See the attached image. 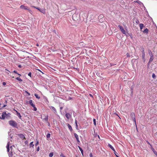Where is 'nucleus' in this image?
<instances>
[{
  "instance_id": "obj_40",
  "label": "nucleus",
  "mask_w": 157,
  "mask_h": 157,
  "mask_svg": "<svg viewBox=\"0 0 157 157\" xmlns=\"http://www.w3.org/2000/svg\"><path fill=\"white\" fill-rule=\"evenodd\" d=\"M6 83L5 82H3V85L4 86L6 85Z\"/></svg>"
},
{
  "instance_id": "obj_24",
  "label": "nucleus",
  "mask_w": 157,
  "mask_h": 157,
  "mask_svg": "<svg viewBox=\"0 0 157 157\" xmlns=\"http://www.w3.org/2000/svg\"><path fill=\"white\" fill-rule=\"evenodd\" d=\"M33 142H32L30 143V147H33L34 146V145L33 144Z\"/></svg>"
},
{
  "instance_id": "obj_46",
  "label": "nucleus",
  "mask_w": 157,
  "mask_h": 157,
  "mask_svg": "<svg viewBox=\"0 0 157 157\" xmlns=\"http://www.w3.org/2000/svg\"><path fill=\"white\" fill-rule=\"evenodd\" d=\"M147 143L148 144H149L151 146V145L149 143L148 141H147Z\"/></svg>"
},
{
  "instance_id": "obj_43",
  "label": "nucleus",
  "mask_w": 157,
  "mask_h": 157,
  "mask_svg": "<svg viewBox=\"0 0 157 157\" xmlns=\"http://www.w3.org/2000/svg\"><path fill=\"white\" fill-rule=\"evenodd\" d=\"M10 115H7V116H6V117L7 118V117H10Z\"/></svg>"
},
{
  "instance_id": "obj_39",
  "label": "nucleus",
  "mask_w": 157,
  "mask_h": 157,
  "mask_svg": "<svg viewBox=\"0 0 157 157\" xmlns=\"http://www.w3.org/2000/svg\"><path fill=\"white\" fill-rule=\"evenodd\" d=\"M13 73H16V74H17V71H14L13 72Z\"/></svg>"
},
{
  "instance_id": "obj_41",
  "label": "nucleus",
  "mask_w": 157,
  "mask_h": 157,
  "mask_svg": "<svg viewBox=\"0 0 157 157\" xmlns=\"http://www.w3.org/2000/svg\"><path fill=\"white\" fill-rule=\"evenodd\" d=\"M18 67L19 68H21V65H19L18 66Z\"/></svg>"
},
{
  "instance_id": "obj_25",
  "label": "nucleus",
  "mask_w": 157,
  "mask_h": 157,
  "mask_svg": "<svg viewBox=\"0 0 157 157\" xmlns=\"http://www.w3.org/2000/svg\"><path fill=\"white\" fill-rule=\"evenodd\" d=\"M53 155V152H51L49 155V156L50 157H52Z\"/></svg>"
},
{
  "instance_id": "obj_9",
  "label": "nucleus",
  "mask_w": 157,
  "mask_h": 157,
  "mask_svg": "<svg viewBox=\"0 0 157 157\" xmlns=\"http://www.w3.org/2000/svg\"><path fill=\"white\" fill-rule=\"evenodd\" d=\"M48 116H46L44 115V118H43V121H46L48 123V125H50V124L48 122Z\"/></svg>"
},
{
  "instance_id": "obj_53",
  "label": "nucleus",
  "mask_w": 157,
  "mask_h": 157,
  "mask_svg": "<svg viewBox=\"0 0 157 157\" xmlns=\"http://www.w3.org/2000/svg\"><path fill=\"white\" fill-rule=\"evenodd\" d=\"M15 112H16L17 113H17H18V112L17 110H16V111H15Z\"/></svg>"
},
{
  "instance_id": "obj_36",
  "label": "nucleus",
  "mask_w": 157,
  "mask_h": 157,
  "mask_svg": "<svg viewBox=\"0 0 157 157\" xmlns=\"http://www.w3.org/2000/svg\"><path fill=\"white\" fill-rule=\"evenodd\" d=\"M38 144H39V141H37L36 144H35V145L36 146L37 145H38Z\"/></svg>"
},
{
  "instance_id": "obj_16",
  "label": "nucleus",
  "mask_w": 157,
  "mask_h": 157,
  "mask_svg": "<svg viewBox=\"0 0 157 157\" xmlns=\"http://www.w3.org/2000/svg\"><path fill=\"white\" fill-rule=\"evenodd\" d=\"M75 124L76 127V129L77 130H78V124H77V120H76V119H75Z\"/></svg>"
},
{
  "instance_id": "obj_37",
  "label": "nucleus",
  "mask_w": 157,
  "mask_h": 157,
  "mask_svg": "<svg viewBox=\"0 0 157 157\" xmlns=\"http://www.w3.org/2000/svg\"><path fill=\"white\" fill-rule=\"evenodd\" d=\"M90 157H93L92 154L91 153H90Z\"/></svg>"
},
{
  "instance_id": "obj_3",
  "label": "nucleus",
  "mask_w": 157,
  "mask_h": 157,
  "mask_svg": "<svg viewBox=\"0 0 157 157\" xmlns=\"http://www.w3.org/2000/svg\"><path fill=\"white\" fill-rule=\"evenodd\" d=\"M131 117L132 118V120L135 123V124H136V118H135V116L134 113H132L130 114Z\"/></svg>"
},
{
  "instance_id": "obj_17",
  "label": "nucleus",
  "mask_w": 157,
  "mask_h": 157,
  "mask_svg": "<svg viewBox=\"0 0 157 157\" xmlns=\"http://www.w3.org/2000/svg\"><path fill=\"white\" fill-rule=\"evenodd\" d=\"M143 32L144 33H148V30L147 28L145 29Z\"/></svg>"
},
{
  "instance_id": "obj_35",
  "label": "nucleus",
  "mask_w": 157,
  "mask_h": 157,
  "mask_svg": "<svg viewBox=\"0 0 157 157\" xmlns=\"http://www.w3.org/2000/svg\"><path fill=\"white\" fill-rule=\"evenodd\" d=\"M154 154H155V155H156V156L157 157V152L156 151H154Z\"/></svg>"
},
{
  "instance_id": "obj_59",
  "label": "nucleus",
  "mask_w": 157,
  "mask_h": 157,
  "mask_svg": "<svg viewBox=\"0 0 157 157\" xmlns=\"http://www.w3.org/2000/svg\"><path fill=\"white\" fill-rule=\"evenodd\" d=\"M14 110L15 111H16V110H15V109H14Z\"/></svg>"
},
{
  "instance_id": "obj_49",
  "label": "nucleus",
  "mask_w": 157,
  "mask_h": 157,
  "mask_svg": "<svg viewBox=\"0 0 157 157\" xmlns=\"http://www.w3.org/2000/svg\"><path fill=\"white\" fill-rule=\"evenodd\" d=\"M17 75H19V76H21V74H20L18 73H17Z\"/></svg>"
},
{
  "instance_id": "obj_12",
  "label": "nucleus",
  "mask_w": 157,
  "mask_h": 157,
  "mask_svg": "<svg viewBox=\"0 0 157 157\" xmlns=\"http://www.w3.org/2000/svg\"><path fill=\"white\" fill-rule=\"evenodd\" d=\"M108 146L112 150L114 151V152H116L114 149L111 145H110V144H108Z\"/></svg>"
},
{
  "instance_id": "obj_20",
  "label": "nucleus",
  "mask_w": 157,
  "mask_h": 157,
  "mask_svg": "<svg viewBox=\"0 0 157 157\" xmlns=\"http://www.w3.org/2000/svg\"><path fill=\"white\" fill-rule=\"evenodd\" d=\"M10 145L9 144V143H8L7 144V146H6V148L7 149V151L8 152H9L10 151V148H9Z\"/></svg>"
},
{
  "instance_id": "obj_4",
  "label": "nucleus",
  "mask_w": 157,
  "mask_h": 157,
  "mask_svg": "<svg viewBox=\"0 0 157 157\" xmlns=\"http://www.w3.org/2000/svg\"><path fill=\"white\" fill-rule=\"evenodd\" d=\"M29 104L34 108V110L36 111L37 110L36 108L35 107V105L33 103V101L31 100L29 101Z\"/></svg>"
},
{
  "instance_id": "obj_58",
  "label": "nucleus",
  "mask_w": 157,
  "mask_h": 157,
  "mask_svg": "<svg viewBox=\"0 0 157 157\" xmlns=\"http://www.w3.org/2000/svg\"><path fill=\"white\" fill-rule=\"evenodd\" d=\"M10 148L11 149L12 148V147L11 146V147H10Z\"/></svg>"
},
{
  "instance_id": "obj_1",
  "label": "nucleus",
  "mask_w": 157,
  "mask_h": 157,
  "mask_svg": "<svg viewBox=\"0 0 157 157\" xmlns=\"http://www.w3.org/2000/svg\"><path fill=\"white\" fill-rule=\"evenodd\" d=\"M9 124L11 126L16 127L17 126V123L14 121L11 120L9 121Z\"/></svg>"
},
{
  "instance_id": "obj_18",
  "label": "nucleus",
  "mask_w": 157,
  "mask_h": 157,
  "mask_svg": "<svg viewBox=\"0 0 157 157\" xmlns=\"http://www.w3.org/2000/svg\"><path fill=\"white\" fill-rule=\"evenodd\" d=\"M144 26L143 24L142 23H141V24H140V29L141 30H142V29Z\"/></svg>"
},
{
  "instance_id": "obj_32",
  "label": "nucleus",
  "mask_w": 157,
  "mask_h": 157,
  "mask_svg": "<svg viewBox=\"0 0 157 157\" xmlns=\"http://www.w3.org/2000/svg\"><path fill=\"white\" fill-rule=\"evenodd\" d=\"M126 56L127 57H130V55L129 53H127L126 54Z\"/></svg>"
},
{
  "instance_id": "obj_30",
  "label": "nucleus",
  "mask_w": 157,
  "mask_h": 157,
  "mask_svg": "<svg viewBox=\"0 0 157 157\" xmlns=\"http://www.w3.org/2000/svg\"><path fill=\"white\" fill-rule=\"evenodd\" d=\"M152 77L154 79H155L156 76L155 74L153 73L152 75Z\"/></svg>"
},
{
  "instance_id": "obj_47",
  "label": "nucleus",
  "mask_w": 157,
  "mask_h": 157,
  "mask_svg": "<svg viewBox=\"0 0 157 157\" xmlns=\"http://www.w3.org/2000/svg\"><path fill=\"white\" fill-rule=\"evenodd\" d=\"M152 150L153 151V152H154V151H155V150L153 148H152Z\"/></svg>"
},
{
  "instance_id": "obj_51",
  "label": "nucleus",
  "mask_w": 157,
  "mask_h": 157,
  "mask_svg": "<svg viewBox=\"0 0 157 157\" xmlns=\"http://www.w3.org/2000/svg\"><path fill=\"white\" fill-rule=\"evenodd\" d=\"M36 46H39V44H36Z\"/></svg>"
},
{
  "instance_id": "obj_23",
  "label": "nucleus",
  "mask_w": 157,
  "mask_h": 157,
  "mask_svg": "<svg viewBox=\"0 0 157 157\" xmlns=\"http://www.w3.org/2000/svg\"><path fill=\"white\" fill-rule=\"evenodd\" d=\"M20 137H21V138L24 139H25V136H24L22 134H21L20 135Z\"/></svg>"
},
{
  "instance_id": "obj_29",
  "label": "nucleus",
  "mask_w": 157,
  "mask_h": 157,
  "mask_svg": "<svg viewBox=\"0 0 157 157\" xmlns=\"http://www.w3.org/2000/svg\"><path fill=\"white\" fill-rule=\"evenodd\" d=\"M47 138H49L50 137V133H48L46 136Z\"/></svg>"
},
{
  "instance_id": "obj_14",
  "label": "nucleus",
  "mask_w": 157,
  "mask_h": 157,
  "mask_svg": "<svg viewBox=\"0 0 157 157\" xmlns=\"http://www.w3.org/2000/svg\"><path fill=\"white\" fill-rule=\"evenodd\" d=\"M67 126L69 129L70 130L71 132L73 130V129L71 125L69 124H68Z\"/></svg>"
},
{
  "instance_id": "obj_28",
  "label": "nucleus",
  "mask_w": 157,
  "mask_h": 157,
  "mask_svg": "<svg viewBox=\"0 0 157 157\" xmlns=\"http://www.w3.org/2000/svg\"><path fill=\"white\" fill-rule=\"evenodd\" d=\"M9 155L10 157H12L13 156V154L12 152H10L9 154Z\"/></svg>"
},
{
  "instance_id": "obj_34",
  "label": "nucleus",
  "mask_w": 157,
  "mask_h": 157,
  "mask_svg": "<svg viewBox=\"0 0 157 157\" xmlns=\"http://www.w3.org/2000/svg\"><path fill=\"white\" fill-rule=\"evenodd\" d=\"M25 93H26L27 94H28V95L29 96H30V94L27 91H25Z\"/></svg>"
},
{
  "instance_id": "obj_44",
  "label": "nucleus",
  "mask_w": 157,
  "mask_h": 157,
  "mask_svg": "<svg viewBox=\"0 0 157 157\" xmlns=\"http://www.w3.org/2000/svg\"><path fill=\"white\" fill-rule=\"evenodd\" d=\"M60 156H63V157H65V156H63V155L62 154H61V155H60Z\"/></svg>"
},
{
  "instance_id": "obj_38",
  "label": "nucleus",
  "mask_w": 157,
  "mask_h": 157,
  "mask_svg": "<svg viewBox=\"0 0 157 157\" xmlns=\"http://www.w3.org/2000/svg\"><path fill=\"white\" fill-rule=\"evenodd\" d=\"M28 75L31 77V72H29L28 74Z\"/></svg>"
},
{
  "instance_id": "obj_8",
  "label": "nucleus",
  "mask_w": 157,
  "mask_h": 157,
  "mask_svg": "<svg viewBox=\"0 0 157 157\" xmlns=\"http://www.w3.org/2000/svg\"><path fill=\"white\" fill-rule=\"evenodd\" d=\"M75 136V138H76L77 141L78 143H79L80 142V141L79 140V137L78 135L76 133H75L74 134Z\"/></svg>"
},
{
  "instance_id": "obj_57",
  "label": "nucleus",
  "mask_w": 157,
  "mask_h": 157,
  "mask_svg": "<svg viewBox=\"0 0 157 157\" xmlns=\"http://www.w3.org/2000/svg\"><path fill=\"white\" fill-rule=\"evenodd\" d=\"M131 38L132 39V36H131Z\"/></svg>"
},
{
  "instance_id": "obj_5",
  "label": "nucleus",
  "mask_w": 157,
  "mask_h": 157,
  "mask_svg": "<svg viewBox=\"0 0 157 157\" xmlns=\"http://www.w3.org/2000/svg\"><path fill=\"white\" fill-rule=\"evenodd\" d=\"M118 27L120 29V30L123 34H126L125 31L122 26L119 25L118 26Z\"/></svg>"
},
{
  "instance_id": "obj_10",
  "label": "nucleus",
  "mask_w": 157,
  "mask_h": 157,
  "mask_svg": "<svg viewBox=\"0 0 157 157\" xmlns=\"http://www.w3.org/2000/svg\"><path fill=\"white\" fill-rule=\"evenodd\" d=\"M50 109H51L53 111V112L55 113H57V111L55 107L53 106H51L50 107Z\"/></svg>"
},
{
  "instance_id": "obj_54",
  "label": "nucleus",
  "mask_w": 157,
  "mask_h": 157,
  "mask_svg": "<svg viewBox=\"0 0 157 157\" xmlns=\"http://www.w3.org/2000/svg\"><path fill=\"white\" fill-rule=\"evenodd\" d=\"M15 112H16L17 113H17H18V112L17 110H16V111H15Z\"/></svg>"
},
{
  "instance_id": "obj_19",
  "label": "nucleus",
  "mask_w": 157,
  "mask_h": 157,
  "mask_svg": "<svg viewBox=\"0 0 157 157\" xmlns=\"http://www.w3.org/2000/svg\"><path fill=\"white\" fill-rule=\"evenodd\" d=\"M145 52H143V53H142V59L143 60H144L145 59Z\"/></svg>"
},
{
  "instance_id": "obj_15",
  "label": "nucleus",
  "mask_w": 157,
  "mask_h": 157,
  "mask_svg": "<svg viewBox=\"0 0 157 157\" xmlns=\"http://www.w3.org/2000/svg\"><path fill=\"white\" fill-rule=\"evenodd\" d=\"M78 147L79 150L80 151L82 155L83 156V151L82 149L79 146H78Z\"/></svg>"
},
{
  "instance_id": "obj_2",
  "label": "nucleus",
  "mask_w": 157,
  "mask_h": 157,
  "mask_svg": "<svg viewBox=\"0 0 157 157\" xmlns=\"http://www.w3.org/2000/svg\"><path fill=\"white\" fill-rule=\"evenodd\" d=\"M10 114V113H9L6 114V112H4L2 113V117H0V119H5V117H6V116H7V115Z\"/></svg>"
},
{
  "instance_id": "obj_21",
  "label": "nucleus",
  "mask_w": 157,
  "mask_h": 157,
  "mask_svg": "<svg viewBox=\"0 0 157 157\" xmlns=\"http://www.w3.org/2000/svg\"><path fill=\"white\" fill-rule=\"evenodd\" d=\"M16 79L21 82L22 81V79L19 77L16 78Z\"/></svg>"
},
{
  "instance_id": "obj_52",
  "label": "nucleus",
  "mask_w": 157,
  "mask_h": 157,
  "mask_svg": "<svg viewBox=\"0 0 157 157\" xmlns=\"http://www.w3.org/2000/svg\"><path fill=\"white\" fill-rule=\"evenodd\" d=\"M38 71H40V72H41V73H42L43 74V73L41 71H40V70H38Z\"/></svg>"
},
{
  "instance_id": "obj_13",
  "label": "nucleus",
  "mask_w": 157,
  "mask_h": 157,
  "mask_svg": "<svg viewBox=\"0 0 157 157\" xmlns=\"http://www.w3.org/2000/svg\"><path fill=\"white\" fill-rule=\"evenodd\" d=\"M153 59H154V56H153L152 55L151 56V57L150 58L149 63L152 62V61L153 60Z\"/></svg>"
},
{
  "instance_id": "obj_6",
  "label": "nucleus",
  "mask_w": 157,
  "mask_h": 157,
  "mask_svg": "<svg viewBox=\"0 0 157 157\" xmlns=\"http://www.w3.org/2000/svg\"><path fill=\"white\" fill-rule=\"evenodd\" d=\"M34 8L37 9L38 10H39L40 12L44 14H45V10L44 9H40L38 8V7H36L35 6H33Z\"/></svg>"
},
{
  "instance_id": "obj_60",
  "label": "nucleus",
  "mask_w": 157,
  "mask_h": 157,
  "mask_svg": "<svg viewBox=\"0 0 157 157\" xmlns=\"http://www.w3.org/2000/svg\"><path fill=\"white\" fill-rule=\"evenodd\" d=\"M98 137L99 138V136L98 135Z\"/></svg>"
},
{
  "instance_id": "obj_48",
  "label": "nucleus",
  "mask_w": 157,
  "mask_h": 157,
  "mask_svg": "<svg viewBox=\"0 0 157 157\" xmlns=\"http://www.w3.org/2000/svg\"><path fill=\"white\" fill-rule=\"evenodd\" d=\"M116 153V152H114V153H115V155H116V156L117 157H118L117 156V155L116 154V153Z\"/></svg>"
},
{
  "instance_id": "obj_56",
  "label": "nucleus",
  "mask_w": 157,
  "mask_h": 157,
  "mask_svg": "<svg viewBox=\"0 0 157 157\" xmlns=\"http://www.w3.org/2000/svg\"><path fill=\"white\" fill-rule=\"evenodd\" d=\"M6 106V105H4L3 106V107H5V106Z\"/></svg>"
},
{
  "instance_id": "obj_11",
  "label": "nucleus",
  "mask_w": 157,
  "mask_h": 157,
  "mask_svg": "<svg viewBox=\"0 0 157 157\" xmlns=\"http://www.w3.org/2000/svg\"><path fill=\"white\" fill-rule=\"evenodd\" d=\"M65 116L68 119H69L71 117V115L68 113L66 114Z\"/></svg>"
},
{
  "instance_id": "obj_45",
  "label": "nucleus",
  "mask_w": 157,
  "mask_h": 157,
  "mask_svg": "<svg viewBox=\"0 0 157 157\" xmlns=\"http://www.w3.org/2000/svg\"><path fill=\"white\" fill-rule=\"evenodd\" d=\"M75 15V14H74L72 16V18H73V19H74V16Z\"/></svg>"
},
{
  "instance_id": "obj_22",
  "label": "nucleus",
  "mask_w": 157,
  "mask_h": 157,
  "mask_svg": "<svg viewBox=\"0 0 157 157\" xmlns=\"http://www.w3.org/2000/svg\"><path fill=\"white\" fill-rule=\"evenodd\" d=\"M34 95L35 96V97H36V98L38 99H39L40 98V96H39L38 94H34Z\"/></svg>"
},
{
  "instance_id": "obj_50",
  "label": "nucleus",
  "mask_w": 157,
  "mask_h": 157,
  "mask_svg": "<svg viewBox=\"0 0 157 157\" xmlns=\"http://www.w3.org/2000/svg\"><path fill=\"white\" fill-rule=\"evenodd\" d=\"M90 96H91V97H93V96H92V94H90Z\"/></svg>"
},
{
  "instance_id": "obj_55",
  "label": "nucleus",
  "mask_w": 157,
  "mask_h": 157,
  "mask_svg": "<svg viewBox=\"0 0 157 157\" xmlns=\"http://www.w3.org/2000/svg\"><path fill=\"white\" fill-rule=\"evenodd\" d=\"M62 108H62V107H61L60 108V109H62Z\"/></svg>"
},
{
  "instance_id": "obj_7",
  "label": "nucleus",
  "mask_w": 157,
  "mask_h": 157,
  "mask_svg": "<svg viewBox=\"0 0 157 157\" xmlns=\"http://www.w3.org/2000/svg\"><path fill=\"white\" fill-rule=\"evenodd\" d=\"M20 8L21 9H24L25 10H29V8L27 6H25L23 5H22L20 6Z\"/></svg>"
},
{
  "instance_id": "obj_33",
  "label": "nucleus",
  "mask_w": 157,
  "mask_h": 157,
  "mask_svg": "<svg viewBox=\"0 0 157 157\" xmlns=\"http://www.w3.org/2000/svg\"><path fill=\"white\" fill-rule=\"evenodd\" d=\"M136 23L137 24H139V21L138 19H136L135 21Z\"/></svg>"
},
{
  "instance_id": "obj_42",
  "label": "nucleus",
  "mask_w": 157,
  "mask_h": 157,
  "mask_svg": "<svg viewBox=\"0 0 157 157\" xmlns=\"http://www.w3.org/2000/svg\"><path fill=\"white\" fill-rule=\"evenodd\" d=\"M39 149H40L39 147H38L37 148V151H39Z\"/></svg>"
},
{
  "instance_id": "obj_31",
  "label": "nucleus",
  "mask_w": 157,
  "mask_h": 157,
  "mask_svg": "<svg viewBox=\"0 0 157 157\" xmlns=\"http://www.w3.org/2000/svg\"><path fill=\"white\" fill-rule=\"evenodd\" d=\"M93 122L94 124V125L96 126V119H93Z\"/></svg>"
},
{
  "instance_id": "obj_26",
  "label": "nucleus",
  "mask_w": 157,
  "mask_h": 157,
  "mask_svg": "<svg viewBox=\"0 0 157 157\" xmlns=\"http://www.w3.org/2000/svg\"><path fill=\"white\" fill-rule=\"evenodd\" d=\"M17 115L19 117V118L21 119V115L19 113H17Z\"/></svg>"
},
{
  "instance_id": "obj_27",
  "label": "nucleus",
  "mask_w": 157,
  "mask_h": 157,
  "mask_svg": "<svg viewBox=\"0 0 157 157\" xmlns=\"http://www.w3.org/2000/svg\"><path fill=\"white\" fill-rule=\"evenodd\" d=\"M140 50L141 51L142 53H143V52H144V48H143V47H142V48H141Z\"/></svg>"
}]
</instances>
